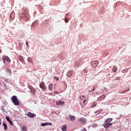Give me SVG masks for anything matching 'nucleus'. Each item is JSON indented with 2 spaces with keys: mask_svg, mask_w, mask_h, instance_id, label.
I'll list each match as a JSON object with an SVG mask.
<instances>
[{
  "mask_svg": "<svg viewBox=\"0 0 131 131\" xmlns=\"http://www.w3.org/2000/svg\"><path fill=\"white\" fill-rule=\"evenodd\" d=\"M21 17L25 22L28 21L29 19V12L28 11V9L27 8H24L23 11L22 12Z\"/></svg>",
  "mask_w": 131,
  "mask_h": 131,
  "instance_id": "1",
  "label": "nucleus"
},
{
  "mask_svg": "<svg viewBox=\"0 0 131 131\" xmlns=\"http://www.w3.org/2000/svg\"><path fill=\"white\" fill-rule=\"evenodd\" d=\"M11 100L15 106H19L20 105V103L19 102V99H18V98L16 96H13L11 98Z\"/></svg>",
  "mask_w": 131,
  "mask_h": 131,
  "instance_id": "2",
  "label": "nucleus"
},
{
  "mask_svg": "<svg viewBox=\"0 0 131 131\" xmlns=\"http://www.w3.org/2000/svg\"><path fill=\"white\" fill-rule=\"evenodd\" d=\"M112 119H113L112 118H109L106 119L105 121V122L103 124V126L104 128H108L109 126H111V125H112V123H110L111 122V121H112Z\"/></svg>",
  "mask_w": 131,
  "mask_h": 131,
  "instance_id": "3",
  "label": "nucleus"
},
{
  "mask_svg": "<svg viewBox=\"0 0 131 131\" xmlns=\"http://www.w3.org/2000/svg\"><path fill=\"white\" fill-rule=\"evenodd\" d=\"M2 59L3 60L4 64H6V62H8V63H11V59H10V58L7 55L3 56Z\"/></svg>",
  "mask_w": 131,
  "mask_h": 131,
  "instance_id": "4",
  "label": "nucleus"
},
{
  "mask_svg": "<svg viewBox=\"0 0 131 131\" xmlns=\"http://www.w3.org/2000/svg\"><path fill=\"white\" fill-rule=\"evenodd\" d=\"M39 86L40 89H42L43 91H46L47 90V87L45 86V82H43V81H41L40 83Z\"/></svg>",
  "mask_w": 131,
  "mask_h": 131,
  "instance_id": "5",
  "label": "nucleus"
},
{
  "mask_svg": "<svg viewBox=\"0 0 131 131\" xmlns=\"http://www.w3.org/2000/svg\"><path fill=\"white\" fill-rule=\"evenodd\" d=\"M73 74H74V71L73 70L69 71L67 74V76L68 77H71Z\"/></svg>",
  "mask_w": 131,
  "mask_h": 131,
  "instance_id": "6",
  "label": "nucleus"
},
{
  "mask_svg": "<svg viewBox=\"0 0 131 131\" xmlns=\"http://www.w3.org/2000/svg\"><path fill=\"white\" fill-rule=\"evenodd\" d=\"M28 87L29 89V90H30L31 93L32 94H35V89L33 88V86L30 85H28Z\"/></svg>",
  "mask_w": 131,
  "mask_h": 131,
  "instance_id": "7",
  "label": "nucleus"
},
{
  "mask_svg": "<svg viewBox=\"0 0 131 131\" xmlns=\"http://www.w3.org/2000/svg\"><path fill=\"white\" fill-rule=\"evenodd\" d=\"M56 104L59 106H64L65 105V102L59 100L56 101Z\"/></svg>",
  "mask_w": 131,
  "mask_h": 131,
  "instance_id": "8",
  "label": "nucleus"
},
{
  "mask_svg": "<svg viewBox=\"0 0 131 131\" xmlns=\"http://www.w3.org/2000/svg\"><path fill=\"white\" fill-rule=\"evenodd\" d=\"M79 121L81 122L82 124H85V123H86V119L84 118H81L79 119Z\"/></svg>",
  "mask_w": 131,
  "mask_h": 131,
  "instance_id": "9",
  "label": "nucleus"
},
{
  "mask_svg": "<svg viewBox=\"0 0 131 131\" xmlns=\"http://www.w3.org/2000/svg\"><path fill=\"white\" fill-rule=\"evenodd\" d=\"M81 62H82V59L80 58L79 60H78L77 61L75 62V66H76V67L79 66Z\"/></svg>",
  "mask_w": 131,
  "mask_h": 131,
  "instance_id": "10",
  "label": "nucleus"
},
{
  "mask_svg": "<svg viewBox=\"0 0 131 131\" xmlns=\"http://www.w3.org/2000/svg\"><path fill=\"white\" fill-rule=\"evenodd\" d=\"M27 116L28 117H30V118H33V117H34V116H36L35 115V114H32V113H31V112L28 113V114L27 115Z\"/></svg>",
  "mask_w": 131,
  "mask_h": 131,
  "instance_id": "11",
  "label": "nucleus"
},
{
  "mask_svg": "<svg viewBox=\"0 0 131 131\" xmlns=\"http://www.w3.org/2000/svg\"><path fill=\"white\" fill-rule=\"evenodd\" d=\"M98 64H99V62H98V61H93L92 62V67L93 68H96V67H97V66H98Z\"/></svg>",
  "mask_w": 131,
  "mask_h": 131,
  "instance_id": "12",
  "label": "nucleus"
},
{
  "mask_svg": "<svg viewBox=\"0 0 131 131\" xmlns=\"http://www.w3.org/2000/svg\"><path fill=\"white\" fill-rule=\"evenodd\" d=\"M38 26V21L37 20H35L32 24V27H37Z\"/></svg>",
  "mask_w": 131,
  "mask_h": 131,
  "instance_id": "13",
  "label": "nucleus"
},
{
  "mask_svg": "<svg viewBox=\"0 0 131 131\" xmlns=\"http://www.w3.org/2000/svg\"><path fill=\"white\" fill-rule=\"evenodd\" d=\"M69 118L70 119L71 121H74L75 120V119H76V117H75V116H72V115H69Z\"/></svg>",
  "mask_w": 131,
  "mask_h": 131,
  "instance_id": "14",
  "label": "nucleus"
},
{
  "mask_svg": "<svg viewBox=\"0 0 131 131\" xmlns=\"http://www.w3.org/2000/svg\"><path fill=\"white\" fill-rule=\"evenodd\" d=\"M105 98H106V95H102L97 99V101H101V100H103V99H105Z\"/></svg>",
  "mask_w": 131,
  "mask_h": 131,
  "instance_id": "15",
  "label": "nucleus"
},
{
  "mask_svg": "<svg viewBox=\"0 0 131 131\" xmlns=\"http://www.w3.org/2000/svg\"><path fill=\"white\" fill-rule=\"evenodd\" d=\"M46 125H52V124L50 122L41 123V126H46Z\"/></svg>",
  "mask_w": 131,
  "mask_h": 131,
  "instance_id": "16",
  "label": "nucleus"
},
{
  "mask_svg": "<svg viewBox=\"0 0 131 131\" xmlns=\"http://www.w3.org/2000/svg\"><path fill=\"white\" fill-rule=\"evenodd\" d=\"M96 106H97V102L95 101L92 103L91 107H92V108H94Z\"/></svg>",
  "mask_w": 131,
  "mask_h": 131,
  "instance_id": "17",
  "label": "nucleus"
},
{
  "mask_svg": "<svg viewBox=\"0 0 131 131\" xmlns=\"http://www.w3.org/2000/svg\"><path fill=\"white\" fill-rule=\"evenodd\" d=\"M112 70L113 71V72L115 73L117 71V67L115 66L112 69Z\"/></svg>",
  "mask_w": 131,
  "mask_h": 131,
  "instance_id": "18",
  "label": "nucleus"
},
{
  "mask_svg": "<svg viewBox=\"0 0 131 131\" xmlns=\"http://www.w3.org/2000/svg\"><path fill=\"white\" fill-rule=\"evenodd\" d=\"M3 125L4 127V130H7V129H8V125L7 124H6V123H3Z\"/></svg>",
  "mask_w": 131,
  "mask_h": 131,
  "instance_id": "19",
  "label": "nucleus"
},
{
  "mask_svg": "<svg viewBox=\"0 0 131 131\" xmlns=\"http://www.w3.org/2000/svg\"><path fill=\"white\" fill-rule=\"evenodd\" d=\"M61 129L63 131H65L66 130V129H67V127L66 126V125H64L61 127Z\"/></svg>",
  "mask_w": 131,
  "mask_h": 131,
  "instance_id": "20",
  "label": "nucleus"
},
{
  "mask_svg": "<svg viewBox=\"0 0 131 131\" xmlns=\"http://www.w3.org/2000/svg\"><path fill=\"white\" fill-rule=\"evenodd\" d=\"M49 90L50 91H53V84H50L49 85Z\"/></svg>",
  "mask_w": 131,
  "mask_h": 131,
  "instance_id": "21",
  "label": "nucleus"
},
{
  "mask_svg": "<svg viewBox=\"0 0 131 131\" xmlns=\"http://www.w3.org/2000/svg\"><path fill=\"white\" fill-rule=\"evenodd\" d=\"M21 130L22 131H26V130H27V127H26V126H23V127H21Z\"/></svg>",
  "mask_w": 131,
  "mask_h": 131,
  "instance_id": "22",
  "label": "nucleus"
},
{
  "mask_svg": "<svg viewBox=\"0 0 131 131\" xmlns=\"http://www.w3.org/2000/svg\"><path fill=\"white\" fill-rule=\"evenodd\" d=\"M19 59L20 62H24V59H23V57L22 56H19Z\"/></svg>",
  "mask_w": 131,
  "mask_h": 131,
  "instance_id": "23",
  "label": "nucleus"
},
{
  "mask_svg": "<svg viewBox=\"0 0 131 131\" xmlns=\"http://www.w3.org/2000/svg\"><path fill=\"white\" fill-rule=\"evenodd\" d=\"M101 112H102V111H101L100 110L97 111V112H95V115H99V114H100V113H101Z\"/></svg>",
  "mask_w": 131,
  "mask_h": 131,
  "instance_id": "24",
  "label": "nucleus"
},
{
  "mask_svg": "<svg viewBox=\"0 0 131 131\" xmlns=\"http://www.w3.org/2000/svg\"><path fill=\"white\" fill-rule=\"evenodd\" d=\"M28 61L29 62V63H32V59L30 57L28 58Z\"/></svg>",
  "mask_w": 131,
  "mask_h": 131,
  "instance_id": "25",
  "label": "nucleus"
},
{
  "mask_svg": "<svg viewBox=\"0 0 131 131\" xmlns=\"http://www.w3.org/2000/svg\"><path fill=\"white\" fill-rule=\"evenodd\" d=\"M128 71V69L123 70L122 72V73H125V72H127Z\"/></svg>",
  "mask_w": 131,
  "mask_h": 131,
  "instance_id": "26",
  "label": "nucleus"
},
{
  "mask_svg": "<svg viewBox=\"0 0 131 131\" xmlns=\"http://www.w3.org/2000/svg\"><path fill=\"white\" fill-rule=\"evenodd\" d=\"M10 17L11 19H14V18H15V17H14V15L13 16V14H12V13L10 14Z\"/></svg>",
  "mask_w": 131,
  "mask_h": 131,
  "instance_id": "27",
  "label": "nucleus"
},
{
  "mask_svg": "<svg viewBox=\"0 0 131 131\" xmlns=\"http://www.w3.org/2000/svg\"><path fill=\"white\" fill-rule=\"evenodd\" d=\"M64 21L66 22V23H68V22L69 21V20L68 19V18L66 17L64 18Z\"/></svg>",
  "mask_w": 131,
  "mask_h": 131,
  "instance_id": "28",
  "label": "nucleus"
},
{
  "mask_svg": "<svg viewBox=\"0 0 131 131\" xmlns=\"http://www.w3.org/2000/svg\"><path fill=\"white\" fill-rule=\"evenodd\" d=\"M54 79H55V80H59V77H58L56 76H54Z\"/></svg>",
  "mask_w": 131,
  "mask_h": 131,
  "instance_id": "29",
  "label": "nucleus"
},
{
  "mask_svg": "<svg viewBox=\"0 0 131 131\" xmlns=\"http://www.w3.org/2000/svg\"><path fill=\"white\" fill-rule=\"evenodd\" d=\"M6 120H7V121L8 122H9L11 120V119H10V118L8 116H6Z\"/></svg>",
  "mask_w": 131,
  "mask_h": 131,
  "instance_id": "30",
  "label": "nucleus"
},
{
  "mask_svg": "<svg viewBox=\"0 0 131 131\" xmlns=\"http://www.w3.org/2000/svg\"><path fill=\"white\" fill-rule=\"evenodd\" d=\"M83 71H84V73H88V69H84L83 70Z\"/></svg>",
  "mask_w": 131,
  "mask_h": 131,
  "instance_id": "31",
  "label": "nucleus"
},
{
  "mask_svg": "<svg viewBox=\"0 0 131 131\" xmlns=\"http://www.w3.org/2000/svg\"><path fill=\"white\" fill-rule=\"evenodd\" d=\"M26 45L27 48H29V45L28 44V42L26 41Z\"/></svg>",
  "mask_w": 131,
  "mask_h": 131,
  "instance_id": "32",
  "label": "nucleus"
},
{
  "mask_svg": "<svg viewBox=\"0 0 131 131\" xmlns=\"http://www.w3.org/2000/svg\"><path fill=\"white\" fill-rule=\"evenodd\" d=\"M8 122H9L11 125L13 126V122H12V121H11V120Z\"/></svg>",
  "mask_w": 131,
  "mask_h": 131,
  "instance_id": "33",
  "label": "nucleus"
},
{
  "mask_svg": "<svg viewBox=\"0 0 131 131\" xmlns=\"http://www.w3.org/2000/svg\"><path fill=\"white\" fill-rule=\"evenodd\" d=\"M54 94H55L56 95H57V94H59V93H58V91H54Z\"/></svg>",
  "mask_w": 131,
  "mask_h": 131,
  "instance_id": "34",
  "label": "nucleus"
},
{
  "mask_svg": "<svg viewBox=\"0 0 131 131\" xmlns=\"http://www.w3.org/2000/svg\"><path fill=\"white\" fill-rule=\"evenodd\" d=\"M86 101V99H84V100H83V104H85Z\"/></svg>",
  "mask_w": 131,
  "mask_h": 131,
  "instance_id": "35",
  "label": "nucleus"
},
{
  "mask_svg": "<svg viewBox=\"0 0 131 131\" xmlns=\"http://www.w3.org/2000/svg\"><path fill=\"white\" fill-rule=\"evenodd\" d=\"M95 91V86H93V89L90 92H94Z\"/></svg>",
  "mask_w": 131,
  "mask_h": 131,
  "instance_id": "36",
  "label": "nucleus"
},
{
  "mask_svg": "<svg viewBox=\"0 0 131 131\" xmlns=\"http://www.w3.org/2000/svg\"><path fill=\"white\" fill-rule=\"evenodd\" d=\"M104 90L105 91V92H108V89L107 88H104Z\"/></svg>",
  "mask_w": 131,
  "mask_h": 131,
  "instance_id": "37",
  "label": "nucleus"
},
{
  "mask_svg": "<svg viewBox=\"0 0 131 131\" xmlns=\"http://www.w3.org/2000/svg\"><path fill=\"white\" fill-rule=\"evenodd\" d=\"M82 131H86V129L84 128V129H83L82 130Z\"/></svg>",
  "mask_w": 131,
  "mask_h": 131,
  "instance_id": "38",
  "label": "nucleus"
},
{
  "mask_svg": "<svg viewBox=\"0 0 131 131\" xmlns=\"http://www.w3.org/2000/svg\"><path fill=\"white\" fill-rule=\"evenodd\" d=\"M2 124V119H0V125Z\"/></svg>",
  "mask_w": 131,
  "mask_h": 131,
  "instance_id": "39",
  "label": "nucleus"
},
{
  "mask_svg": "<svg viewBox=\"0 0 131 131\" xmlns=\"http://www.w3.org/2000/svg\"><path fill=\"white\" fill-rule=\"evenodd\" d=\"M66 17H68V13H67V14H66Z\"/></svg>",
  "mask_w": 131,
  "mask_h": 131,
  "instance_id": "40",
  "label": "nucleus"
},
{
  "mask_svg": "<svg viewBox=\"0 0 131 131\" xmlns=\"http://www.w3.org/2000/svg\"><path fill=\"white\" fill-rule=\"evenodd\" d=\"M49 95H50L51 96H53V95L52 94V93H50Z\"/></svg>",
  "mask_w": 131,
  "mask_h": 131,
  "instance_id": "41",
  "label": "nucleus"
},
{
  "mask_svg": "<svg viewBox=\"0 0 131 131\" xmlns=\"http://www.w3.org/2000/svg\"><path fill=\"white\" fill-rule=\"evenodd\" d=\"M82 98H85L84 95L82 96Z\"/></svg>",
  "mask_w": 131,
  "mask_h": 131,
  "instance_id": "42",
  "label": "nucleus"
},
{
  "mask_svg": "<svg viewBox=\"0 0 131 131\" xmlns=\"http://www.w3.org/2000/svg\"><path fill=\"white\" fill-rule=\"evenodd\" d=\"M5 81L8 82V80L5 79Z\"/></svg>",
  "mask_w": 131,
  "mask_h": 131,
  "instance_id": "43",
  "label": "nucleus"
},
{
  "mask_svg": "<svg viewBox=\"0 0 131 131\" xmlns=\"http://www.w3.org/2000/svg\"><path fill=\"white\" fill-rule=\"evenodd\" d=\"M2 53V50L0 49V53Z\"/></svg>",
  "mask_w": 131,
  "mask_h": 131,
  "instance_id": "44",
  "label": "nucleus"
},
{
  "mask_svg": "<svg viewBox=\"0 0 131 131\" xmlns=\"http://www.w3.org/2000/svg\"><path fill=\"white\" fill-rule=\"evenodd\" d=\"M79 99H81V97H79Z\"/></svg>",
  "mask_w": 131,
  "mask_h": 131,
  "instance_id": "45",
  "label": "nucleus"
}]
</instances>
